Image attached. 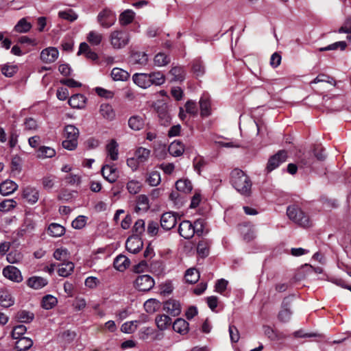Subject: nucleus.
<instances>
[{"instance_id": "f257e3e1", "label": "nucleus", "mask_w": 351, "mask_h": 351, "mask_svg": "<svg viewBox=\"0 0 351 351\" xmlns=\"http://www.w3.org/2000/svg\"><path fill=\"white\" fill-rule=\"evenodd\" d=\"M231 183L233 187L241 195H250L252 182L249 177L241 169H234L231 172Z\"/></svg>"}, {"instance_id": "f03ea898", "label": "nucleus", "mask_w": 351, "mask_h": 351, "mask_svg": "<svg viewBox=\"0 0 351 351\" xmlns=\"http://www.w3.org/2000/svg\"><path fill=\"white\" fill-rule=\"evenodd\" d=\"M287 215L290 220L302 227L307 228L311 225L308 216L297 205L289 206Z\"/></svg>"}, {"instance_id": "7ed1b4c3", "label": "nucleus", "mask_w": 351, "mask_h": 351, "mask_svg": "<svg viewBox=\"0 0 351 351\" xmlns=\"http://www.w3.org/2000/svg\"><path fill=\"white\" fill-rule=\"evenodd\" d=\"M65 140L62 141V146L68 150H73L77 146V138L79 137V130L73 125H68L64 127Z\"/></svg>"}, {"instance_id": "20e7f679", "label": "nucleus", "mask_w": 351, "mask_h": 351, "mask_svg": "<svg viewBox=\"0 0 351 351\" xmlns=\"http://www.w3.org/2000/svg\"><path fill=\"white\" fill-rule=\"evenodd\" d=\"M130 40V34L123 30H114L109 35V41L114 49H120L126 47Z\"/></svg>"}, {"instance_id": "39448f33", "label": "nucleus", "mask_w": 351, "mask_h": 351, "mask_svg": "<svg viewBox=\"0 0 351 351\" xmlns=\"http://www.w3.org/2000/svg\"><path fill=\"white\" fill-rule=\"evenodd\" d=\"M97 22L104 28H109L112 26L116 21V15L109 9H104L97 15Z\"/></svg>"}, {"instance_id": "423d86ee", "label": "nucleus", "mask_w": 351, "mask_h": 351, "mask_svg": "<svg viewBox=\"0 0 351 351\" xmlns=\"http://www.w3.org/2000/svg\"><path fill=\"white\" fill-rule=\"evenodd\" d=\"M293 302V296L284 298L281 304V310L278 315V319L282 322H287L291 319L292 311L291 306Z\"/></svg>"}, {"instance_id": "0eeeda50", "label": "nucleus", "mask_w": 351, "mask_h": 351, "mask_svg": "<svg viewBox=\"0 0 351 351\" xmlns=\"http://www.w3.org/2000/svg\"><path fill=\"white\" fill-rule=\"evenodd\" d=\"M154 284V280L149 275H140L134 282V287L140 291H149Z\"/></svg>"}, {"instance_id": "6e6552de", "label": "nucleus", "mask_w": 351, "mask_h": 351, "mask_svg": "<svg viewBox=\"0 0 351 351\" xmlns=\"http://www.w3.org/2000/svg\"><path fill=\"white\" fill-rule=\"evenodd\" d=\"M287 158V152L285 150H280L276 154L271 156L266 167L267 172H271L276 169L280 164L286 161Z\"/></svg>"}, {"instance_id": "1a4fd4ad", "label": "nucleus", "mask_w": 351, "mask_h": 351, "mask_svg": "<svg viewBox=\"0 0 351 351\" xmlns=\"http://www.w3.org/2000/svg\"><path fill=\"white\" fill-rule=\"evenodd\" d=\"M101 172L104 178L110 183L115 182L119 178L117 168L114 165H103Z\"/></svg>"}, {"instance_id": "9d476101", "label": "nucleus", "mask_w": 351, "mask_h": 351, "mask_svg": "<svg viewBox=\"0 0 351 351\" xmlns=\"http://www.w3.org/2000/svg\"><path fill=\"white\" fill-rule=\"evenodd\" d=\"M177 223V215L173 212H167L160 217V226L165 230H169Z\"/></svg>"}, {"instance_id": "9b49d317", "label": "nucleus", "mask_w": 351, "mask_h": 351, "mask_svg": "<svg viewBox=\"0 0 351 351\" xmlns=\"http://www.w3.org/2000/svg\"><path fill=\"white\" fill-rule=\"evenodd\" d=\"M59 56V51L57 48L49 47L42 50L40 58V60L47 64L54 62Z\"/></svg>"}, {"instance_id": "f8f14e48", "label": "nucleus", "mask_w": 351, "mask_h": 351, "mask_svg": "<svg viewBox=\"0 0 351 351\" xmlns=\"http://www.w3.org/2000/svg\"><path fill=\"white\" fill-rule=\"evenodd\" d=\"M40 197L38 190L33 186H26L23 190L22 197L29 204H36Z\"/></svg>"}, {"instance_id": "ddd939ff", "label": "nucleus", "mask_w": 351, "mask_h": 351, "mask_svg": "<svg viewBox=\"0 0 351 351\" xmlns=\"http://www.w3.org/2000/svg\"><path fill=\"white\" fill-rule=\"evenodd\" d=\"M143 243L141 239L137 236H132L128 238L125 243L127 250L132 254L138 253L143 247Z\"/></svg>"}, {"instance_id": "4468645a", "label": "nucleus", "mask_w": 351, "mask_h": 351, "mask_svg": "<svg viewBox=\"0 0 351 351\" xmlns=\"http://www.w3.org/2000/svg\"><path fill=\"white\" fill-rule=\"evenodd\" d=\"M3 276L15 282H21L23 280V276L20 270L14 266L8 265L3 269Z\"/></svg>"}, {"instance_id": "2eb2a0df", "label": "nucleus", "mask_w": 351, "mask_h": 351, "mask_svg": "<svg viewBox=\"0 0 351 351\" xmlns=\"http://www.w3.org/2000/svg\"><path fill=\"white\" fill-rule=\"evenodd\" d=\"M178 232L180 235L185 239H189L192 238L195 234L193 225L190 221L184 220L180 223Z\"/></svg>"}, {"instance_id": "dca6fc26", "label": "nucleus", "mask_w": 351, "mask_h": 351, "mask_svg": "<svg viewBox=\"0 0 351 351\" xmlns=\"http://www.w3.org/2000/svg\"><path fill=\"white\" fill-rule=\"evenodd\" d=\"M132 80L135 84L142 88H147L151 86L149 73H135L132 76Z\"/></svg>"}, {"instance_id": "f3484780", "label": "nucleus", "mask_w": 351, "mask_h": 351, "mask_svg": "<svg viewBox=\"0 0 351 351\" xmlns=\"http://www.w3.org/2000/svg\"><path fill=\"white\" fill-rule=\"evenodd\" d=\"M163 309L172 316H178L181 313V306L178 301L170 299L165 302Z\"/></svg>"}, {"instance_id": "a211bd4d", "label": "nucleus", "mask_w": 351, "mask_h": 351, "mask_svg": "<svg viewBox=\"0 0 351 351\" xmlns=\"http://www.w3.org/2000/svg\"><path fill=\"white\" fill-rule=\"evenodd\" d=\"M14 304V298L11 293L5 289H0V305L4 308H8Z\"/></svg>"}, {"instance_id": "6ab92c4d", "label": "nucleus", "mask_w": 351, "mask_h": 351, "mask_svg": "<svg viewBox=\"0 0 351 351\" xmlns=\"http://www.w3.org/2000/svg\"><path fill=\"white\" fill-rule=\"evenodd\" d=\"M86 101V97L82 94H75L69 99V104L73 108H83Z\"/></svg>"}, {"instance_id": "aec40b11", "label": "nucleus", "mask_w": 351, "mask_h": 351, "mask_svg": "<svg viewBox=\"0 0 351 351\" xmlns=\"http://www.w3.org/2000/svg\"><path fill=\"white\" fill-rule=\"evenodd\" d=\"M18 189V185L14 182L7 180L0 184V193L4 196L14 193Z\"/></svg>"}, {"instance_id": "412c9836", "label": "nucleus", "mask_w": 351, "mask_h": 351, "mask_svg": "<svg viewBox=\"0 0 351 351\" xmlns=\"http://www.w3.org/2000/svg\"><path fill=\"white\" fill-rule=\"evenodd\" d=\"M47 283V279L40 276H32L27 280V286L34 289H40L46 286Z\"/></svg>"}, {"instance_id": "4be33fe9", "label": "nucleus", "mask_w": 351, "mask_h": 351, "mask_svg": "<svg viewBox=\"0 0 351 351\" xmlns=\"http://www.w3.org/2000/svg\"><path fill=\"white\" fill-rule=\"evenodd\" d=\"M130 264L129 258L121 254L117 256L113 263L114 267L119 271H125L130 266Z\"/></svg>"}, {"instance_id": "5701e85b", "label": "nucleus", "mask_w": 351, "mask_h": 351, "mask_svg": "<svg viewBox=\"0 0 351 351\" xmlns=\"http://www.w3.org/2000/svg\"><path fill=\"white\" fill-rule=\"evenodd\" d=\"M151 154V150L143 147H138L134 151V156L141 165L148 161Z\"/></svg>"}, {"instance_id": "b1692460", "label": "nucleus", "mask_w": 351, "mask_h": 351, "mask_svg": "<svg viewBox=\"0 0 351 351\" xmlns=\"http://www.w3.org/2000/svg\"><path fill=\"white\" fill-rule=\"evenodd\" d=\"M84 54L86 58L91 60H96L98 58L97 54L93 51L86 43H82L80 45L77 55Z\"/></svg>"}, {"instance_id": "393cba45", "label": "nucleus", "mask_w": 351, "mask_h": 351, "mask_svg": "<svg viewBox=\"0 0 351 351\" xmlns=\"http://www.w3.org/2000/svg\"><path fill=\"white\" fill-rule=\"evenodd\" d=\"M33 345V341L29 337H20L15 342V349L16 351H26Z\"/></svg>"}, {"instance_id": "a878e982", "label": "nucleus", "mask_w": 351, "mask_h": 351, "mask_svg": "<svg viewBox=\"0 0 351 351\" xmlns=\"http://www.w3.org/2000/svg\"><path fill=\"white\" fill-rule=\"evenodd\" d=\"M118 143L114 139H112L106 145V152L110 160L114 161L118 159L119 156V150H118Z\"/></svg>"}, {"instance_id": "bb28decb", "label": "nucleus", "mask_w": 351, "mask_h": 351, "mask_svg": "<svg viewBox=\"0 0 351 351\" xmlns=\"http://www.w3.org/2000/svg\"><path fill=\"white\" fill-rule=\"evenodd\" d=\"M58 266V275L62 277H68L74 270V264L71 261L62 263Z\"/></svg>"}, {"instance_id": "cd10ccee", "label": "nucleus", "mask_w": 351, "mask_h": 351, "mask_svg": "<svg viewBox=\"0 0 351 351\" xmlns=\"http://www.w3.org/2000/svg\"><path fill=\"white\" fill-rule=\"evenodd\" d=\"M168 151L173 156H180L184 152V146L180 141H174L169 145Z\"/></svg>"}, {"instance_id": "c85d7f7f", "label": "nucleus", "mask_w": 351, "mask_h": 351, "mask_svg": "<svg viewBox=\"0 0 351 351\" xmlns=\"http://www.w3.org/2000/svg\"><path fill=\"white\" fill-rule=\"evenodd\" d=\"M145 125L144 119L138 115L131 117L128 120L129 127L135 131L141 130L143 128Z\"/></svg>"}, {"instance_id": "c756f323", "label": "nucleus", "mask_w": 351, "mask_h": 351, "mask_svg": "<svg viewBox=\"0 0 351 351\" xmlns=\"http://www.w3.org/2000/svg\"><path fill=\"white\" fill-rule=\"evenodd\" d=\"M174 331L181 335H185L189 331V323L184 319H177L173 324Z\"/></svg>"}, {"instance_id": "7c9ffc66", "label": "nucleus", "mask_w": 351, "mask_h": 351, "mask_svg": "<svg viewBox=\"0 0 351 351\" xmlns=\"http://www.w3.org/2000/svg\"><path fill=\"white\" fill-rule=\"evenodd\" d=\"M149 208V199L145 195H140L137 197L136 206L135 210L136 212H146Z\"/></svg>"}, {"instance_id": "2f4dec72", "label": "nucleus", "mask_w": 351, "mask_h": 351, "mask_svg": "<svg viewBox=\"0 0 351 351\" xmlns=\"http://www.w3.org/2000/svg\"><path fill=\"white\" fill-rule=\"evenodd\" d=\"M176 188L179 191L187 193L192 191L193 185L189 180L180 179L176 182Z\"/></svg>"}, {"instance_id": "473e14b6", "label": "nucleus", "mask_w": 351, "mask_h": 351, "mask_svg": "<svg viewBox=\"0 0 351 351\" xmlns=\"http://www.w3.org/2000/svg\"><path fill=\"white\" fill-rule=\"evenodd\" d=\"M210 245V242L206 239L199 241L197 247V252L199 256L202 258L208 256L209 254Z\"/></svg>"}, {"instance_id": "72a5a7b5", "label": "nucleus", "mask_w": 351, "mask_h": 351, "mask_svg": "<svg viewBox=\"0 0 351 351\" xmlns=\"http://www.w3.org/2000/svg\"><path fill=\"white\" fill-rule=\"evenodd\" d=\"M157 327L160 330H165L171 324V319L166 315H158L155 319Z\"/></svg>"}, {"instance_id": "f704fd0d", "label": "nucleus", "mask_w": 351, "mask_h": 351, "mask_svg": "<svg viewBox=\"0 0 351 351\" xmlns=\"http://www.w3.org/2000/svg\"><path fill=\"white\" fill-rule=\"evenodd\" d=\"M131 60L140 65H145L148 61V56L143 51H135L131 55Z\"/></svg>"}, {"instance_id": "c9c22d12", "label": "nucleus", "mask_w": 351, "mask_h": 351, "mask_svg": "<svg viewBox=\"0 0 351 351\" xmlns=\"http://www.w3.org/2000/svg\"><path fill=\"white\" fill-rule=\"evenodd\" d=\"M87 41L93 46H97L101 44L103 40V35L97 31H90L86 36Z\"/></svg>"}, {"instance_id": "e433bc0d", "label": "nucleus", "mask_w": 351, "mask_h": 351, "mask_svg": "<svg viewBox=\"0 0 351 351\" xmlns=\"http://www.w3.org/2000/svg\"><path fill=\"white\" fill-rule=\"evenodd\" d=\"M49 234L54 237H58L62 236L65 233V228L64 226L53 223L49 225L48 228Z\"/></svg>"}, {"instance_id": "4c0bfd02", "label": "nucleus", "mask_w": 351, "mask_h": 351, "mask_svg": "<svg viewBox=\"0 0 351 351\" xmlns=\"http://www.w3.org/2000/svg\"><path fill=\"white\" fill-rule=\"evenodd\" d=\"M199 106L201 110V115L207 117L210 114V102L209 98L202 96L199 100Z\"/></svg>"}, {"instance_id": "58836bf2", "label": "nucleus", "mask_w": 351, "mask_h": 351, "mask_svg": "<svg viewBox=\"0 0 351 351\" xmlns=\"http://www.w3.org/2000/svg\"><path fill=\"white\" fill-rule=\"evenodd\" d=\"M16 318L20 322L29 323L34 319V314L30 311L21 310L16 313Z\"/></svg>"}, {"instance_id": "ea45409f", "label": "nucleus", "mask_w": 351, "mask_h": 351, "mask_svg": "<svg viewBox=\"0 0 351 351\" xmlns=\"http://www.w3.org/2000/svg\"><path fill=\"white\" fill-rule=\"evenodd\" d=\"M99 111L101 116L106 119L112 120L115 116L112 106L107 104H102L100 106Z\"/></svg>"}, {"instance_id": "a19ab883", "label": "nucleus", "mask_w": 351, "mask_h": 351, "mask_svg": "<svg viewBox=\"0 0 351 351\" xmlns=\"http://www.w3.org/2000/svg\"><path fill=\"white\" fill-rule=\"evenodd\" d=\"M32 27V24L27 22L25 18H23L14 26V31L19 33H26L31 29Z\"/></svg>"}, {"instance_id": "79ce46f5", "label": "nucleus", "mask_w": 351, "mask_h": 351, "mask_svg": "<svg viewBox=\"0 0 351 351\" xmlns=\"http://www.w3.org/2000/svg\"><path fill=\"white\" fill-rule=\"evenodd\" d=\"M160 306V302L156 299L151 298L144 303L145 310L149 313H153Z\"/></svg>"}, {"instance_id": "37998d69", "label": "nucleus", "mask_w": 351, "mask_h": 351, "mask_svg": "<svg viewBox=\"0 0 351 351\" xmlns=\"http://www.w3.org/2000/svg\"><path fill=\"white\" fill-rule=\"evenodd\" d=\"M151 86H160L165 82V76L160 71L152 72L149 73Z\"/></svg>"}, {"instance_id": "c03bdc74", "label": "nucleus", "mask_w": 351, "mask_h": 351, "mask_svg": "<svg viewBox=\"0 0 351 351\" xmlns=\"http://www.w3.org/2000/svg\"><path fill=\"white\" fill-rule=\"evenodd\" d=\"M57 303V298L51 295H47L42 300V306L47 310L53 308Z\"/></svg>"}, {"instance_id": "a18cd8bd", "label": "nucleus", "mask_w": 351, "mask_h": 351, "mask_svg": "<svg viewBox=\"0 0 351 351\" xmlns=\"http://www.w3.org/2000/svg\"><path fill=\"white\" fill-rule=\"evenodd\" d=\"M111 76L114 80L124 81L128 80L130 75L129 73L119 68H114L111 71Z\"/></svg>"}, {"instance_id": "49530a36", "label": "nucleus", "mask_w": 351, "mask_h": 351, "mask_svg": "<svg viewBox=\"0 0 351 351\" xmlns=\"http://www.w3.org/2000/svg\"><path fill=\"white\" fill-rule=\"evenodd\" d=\"M169 74L172 76V81H182L184 79V71L181 66H174L170 71Z\"/></svg>"}, {"instance_id": "de8ad7c7", "label": "nucleus", "mask_w": 351, "mask_h": 351, "mask_svg": "<svg viewBox=\"0 0 351 351\" xmlns=\"http://www.w3.org/2000/svg\"><path fill=\"white\" fill-rule=\"evenodd\" d=\"M134 17V12L130 10H127L120 14L119 22L122 25H127L132 22Z\"/></svg>"}, {"instance_id": "09e8293b", "label": "nucleus", "mask_w": 351, "mask_h": 351, "mask_svg": "<svg viewBox=\"0 0 351 351\" xmlns=\"http://www.w3.org/2000/svg\"><path fill=\"white\" fill-rule=\"evenodd\" d=\"M184 277L187 282L194 284L198 281L199 274L197 269L191 268L186 270Z\"/></svg>"}, {"instance_id": "8fccbe9b", "label": "nucleus", "mask_w": 351, "mask_h": 351, "mask_svg": "<svg viewBox=\"0 0 351 351\" xmlns=\"http://www.w3.org/2000/svg\"><path fill=\"white\" fill-rule=\"evenodd\" d=\"M53 257L57 261L65 263L69 261V253L66 249L58 248L53 252Z\"/></svg>"}, {"instance_id": "3c124183", "label": "nucleus", "mask_w": 351, "mask_h": 351, "mask_svg": "<svg viewBox=\"0 0 351 351\" xmlns=\"http://www.w3.org/2000/svg\"><path fill=\"white\" fill-rule=\"evenodd\" d=\"M154 64L157 66H163L170 62V58L164 53H158L154 57Z\"/></svg>"}, {"instance_id": "603ef678", "label": "nucleus", "mask_w": 351, "mask_h": 351, "mask_svg": "<svg viewBox=\"0 0 351 351\" xmlns=\"http://www.w3.org/2000/svg\"><path fill=\"white\" fill-rule=\"evenodd\" d=\"M56 154V152L53 149L49 147H40L38 150L37 156L38 158H52Z\"/></svg>"}, {"instance_id": "864d4df0", "label": "nucleus", "mask_w": 351, "mask_h": 351, "mask_svg": "<svg viewBox=\"0 0 351 351\" xmlns=\"http://www.w3.org/2000/svg\"><path fill=\"white\" fill-rule=\"evenodd\" d=\"M193 71L197 77L202 76L205 72V68L202 62L195 60L193 62Z\"/></svg>"}, {"instance_id": "5fc2aeb1", "label": "nucleus", "mask_w": 351, "mask_h": 351, "mask_svg": "<svg viewBox=\"0 0 351 351\" xmlns=\"http://www.w3.org/2000/svg\"><path fill=\"white\" fill-rule=\"evenodd\" d=\"M138 323L136 320L125 322L122 324L121 330L124 333H132L136 330Z\"/></svg>"}, {"instance_id": "6e6d98bb", "label": "nucleus", "mask_w": 351, "mask_h": 351, "mask_svg": "<svg viewBox=\"0 0 351 351\" xmlns=\"http://www.w3.org/2000/svg\"><path fill=\"white\" fill-rule=\"evenodd\" d=\"M16 202L12 199H5L0 203V211L8 212L16 206Z\"/></svg>"}, {"instance_id": "4d7b16f0", "label": "nucleus", "mask_w": 351, "mask_h": 351, "mask_svg": "<svg viewBox=\"0 0 351 351\" xmlns=\"http://www.w3.org/2000/svg\"><path fill=\"white\" fill-rule=\"evenodd\" d=\"M141 189V184L137 180H130L127 184V189L131 194L138 193Z\"/></svg>"}, {"instance_id": "13d9d810", "label": "nucleus", "mask_w": 351, "mask_h": 351, "mask_svg": "<svg viewBox=\"0 0 351 351\" xmlns=\"http://www.w3.org/2000/svg\"><path fill=\"white\" fill-rule=\"evenodd\" d=\"M347 47V44L345 41H339L336 42L333 44L329 45L326 47H321L319 49V51H329V50H336L338 48H340L341 50H344Z\"/></svg>"}, {"instance_id": "bf43d9fd", "label": "nucleus", "mask_w": 351, "mask_h": 351, "mask_svg": "<svg viewBox=\"0 0 351 351\" xmlns=\"http://www.w3.org/2000/svg\"><path fill=\"white\" fill-rule=\"evenodd\" d=\"M160 175L158 171H152L149 173L147 182L150 186H156L160 182Z\"/></svg>"}, {"instance_id": "052dcab7", "label": "nucleus", "mask_w": 351, "mask_h": 351, "mask_svg": "<svg viewBox=\"0 0 351 351\" xmlns=\"http://www.w3.org/2000/svg\"><path fill=\"white\" fill-rule=\"evenodd\" d=\"M17 69L16 65L5 64L1 68V72L5 77H11L16 73Z\"/></svg>"}, {"instance_id": "680f3d73", "label": "nucleus", "mask_w": 351, "mask_h": 351, "mask_svg": "<svg viewBox=\"0 0 351 351\" xmlns=\"http://www.w3.org/2000/svg\"><path fill=\"white\" fill-rule=\"evenodd\" d=\"M134 236L139 237L145 231V221L143 219H138L133 226Z\"/></svg>"}, {"instance_id": "e2e57ef3", "label": "nucleus", "mask_w": 351, "mask_h": 351, "mask_svg": "<svg viewBox=\"0 0 351 351\" xmlns=\"http://www.w3.org/2000/svg\"><path fill=\"white\" fill-rule=\"evenodd\" d=\"M26 330L27 328L24 325L16 326L12 330V337L15 339L24 337L23 335L25 333Z\"/></svg>"}, {"instance_id": "0e129e2a", "label": "nucleus", "mask_w": 351, "mask_h": 351, "mask_svg": "<svg viewBox=\"0 0 351 351\" xmlns=\"http://www.w3.org/2000/svg\"><path fill=\"white\" fill-rule=\"evenodd\" d=\"M60 18L73 22L77 18V15L71 10L62 11L58 13Z\"/></svg>"}, {"instance_id": "69168bd1", "label": "nucleus", "mask_w": 351, "mask_h": 351, "mask_svg": "<svg viewBox=\"0 0 351 351\" xmlns=\"http://www.w3.org/2000/svg\"><path fill=\"white\" fill-rule=\"evenodd\" d=\"M193 225V228L195 230V233H196L197 235L200 236L204 232L205 222L204 220L202 219H198L195 221Z\"/></svg>"}, {"instance_id": "338daca9", "label": "nucleus", "mask_w": 351, "mask_h": 351, "mask_svg": "<svg viewBox=\"0 0 351 351\" xmlns=\"http://www.w3.org/2000/svg\"><path fill=\"white\" fill-rule=\"evenodd\" d=\"M86 219L84 216L80 215L72 221V227L75 229H82L85 226Z\"/></svg>"}, {"instance_id": "774afa93", "label": "nucleus", "mask_w": 351, "mask_h": 351, "mask_svg": "<svg viewBox=\"0 0 351 351\" xmlns=\"http://www.w3.org/2000/svg\"><path fill=\"white\" fill-rule=\"evenodd\" d=\"M205 160L202 157H197L193 160L195 170L199 174L202 169L206 165Z\"/></svg>"}]
</instances>
